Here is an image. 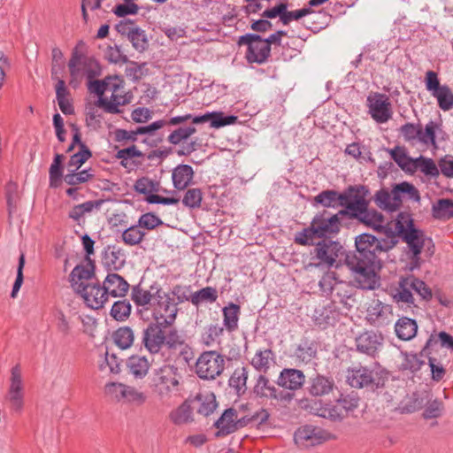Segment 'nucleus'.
I'll return each mask as SVG.
<instances>
[{"label":"nucleus","mask_w":453,"mask_h":453,"mask_svg":"<svg viewBox=\"0 0 453 453\" xmlns=\"http://www.w3.org/2000/svg\"><path fill=\"white\" fill-rule=\"evenodd\" d=\"M356 250L347 253L343 246L336 241L324 239L316 243L310 251V262L305 269L311 271L314 268L330 269L339 268L342 263L340 257H345V265L351 272V275L358 287L367 288L368 283V234L364 233L356 238Z\"/></svg>","instance_id":"1"},{"label":"nucleus","mask_w":453,"mask_h":453,"mask_svg":"<svg viewBox=\"0 0 453 453\" xmlns=\"http://www.w3.org/2000/svg\"><path fill=\"white\" fill-rule=\"evenodd\" d=\"M366 194L367 190L364 186L349 187L342 193L334 190L322 191L314 197V201L327 208L345 207L337 214L359 219L368 226Z\"/></svg>","instance_id":"2"},{"label":"nucleus","mask_w":453,"mask_h":453,"mask_svg":"<svg viewBox=\"0 0 453 453\" xmlns=\"http://www.w3.org/2000/svg\"><path fill=\"white\" fill-rule=\"evenodd\" d=\"M395 231L390 232L392 239L383 242L384 251H388L399 242V238L407 244L409 252L422 251L426 242L432 238L426 236L425 231L418 228L410 211H399L395 218Z\"/></svg>","instance_id":"3"},{"label":"nucleus","mask_w":453,"mask_h":453,"mask_svg":"<svg viewBox=\"0 0 453 453\" xmlns=\"http://www.w3.org/2000/svg\"><path fill=\"white\" fill-rule=\"evenodd\" d=\"M404 199L419 203L421 200L418 189L411 182L395 183L389 192L381 188L375 195L377 205L388 213L399 212Z\"/></svg>","instance_id":"4"},{"label":"nucleus","mask_w":453,"mask_h":453,"mask_svg":"<svg viewBox=\"0 0 453 453\" xmlns=\"http://www.w3.org/2000/svg\"><path fill=\"white\" fill-rule=\"evenodd\" d=\"M181 374L174 365L165 364L153 371L152 390L161 401L177 396L180 391Z\"/></svg>","instance_id":"5"},{"label":"nucleus","mask_w":453,"mask_h":453,"mask_svg":"<svg viewBox=\"0 0 453 453\" xmlns=\"http://www.w3.org/2000/svg\"><path fill=\"white\" fill-rule=\"evenodd\" d=\"M341 216V214L333 215L326 211L317 214L313 218L311 226L296 235V242L301 245H311L313 244V236L323 238L329 234H337L340 231Z\"/></svg>","instance_id":"6"},{"label":"nucleus","mask_w":453,"mask_h":453,"mask_svg":"<svg viewBox=\"0 0 453 453\" xmlns=\"http://www.w3.org/2000/svg\"><path fill=\"white\" fill-rule=\"evenodd\" d=\"M395 218L393 216L387 218L381 212L370 209V228L384 235V237L377 238L370 234V247L375 245L376 250L384 251L383 242L392 239L390 232L395 231Z\"/></svg>","instance_id":"7"},{"label":"nucleus","mask_w":453,"mask_h":453,"mask_svg":"<svg viewBox=\"0 0 453 453\" xmlns=\"http://www.w3.org/2000/svg\"><path fill=\"white\" fill-rule=\"evenodd\" d=\"M225 369V357L216 351H204L196 362V372L200 379L214 380Z\"/></svg>","instance_id":"8"},{"label":"nucleus","mask_w":453,"mask_h":453,"mask_svg":"<svg viewBox=\"0 0 453 453\" xmlns=\"http://www.w3.org/2000/svg\"><path fill=\"white\" fill-rule=\"evenodd\" d=\"M157 303L153 308L151 323L166 328L175 322L178 313L177 303L164 292L157 291Z\"/></svg>","instance_id":"9"},{"label":"nucleus","mask_w":453,"mask_h":453,"mask_svg":"<svg viewBox=\"0 0 453 453\" xmlns=\"http://www.w3.org/2000/svg\"><path fill=\"white\" fill-rule=\"evenodd\" d=\"M238 44L248 47L246 58L249 63L263 64L268 59L271 53V47L268 46L266 41L255 34L240 36Z\"/></svg>","instance_id":"10"},{"label":"nucleus","mask_w":453,"mask_h":453,"mask_svg":"<svg viewBox=\"0 0 453 453\" xmlns=\"http://www.w3.org/2000/svg\"><path fill=\"white\" fill-rule=\"evenodd\" d=\"M333 437L327 431L311 425L300 426L294 434L295 443L303 449L319 445Z\"/></svg>","instance_id":"11"},{"label":"nucleus","mask_w":453,"mask_h":453,"mask_svg":"<svg viewBox=\"0 0 453 453\" xmlns=\"http://www.w3.org/2000/svg\"><path fill=\"white\" fill-rule=\"evenodd\" d=\"M165 327L150 323L143 330L142 342L145 349L150 354H158L164 347L169 349L170 331L166 333Z\"/></svg>","instance_id":"12"},{"label":"nucleus","mask_w":453,"mask_h":453,"mask_svg":"<svg viewBox=\"0 0 453 453\" xmlns=\"http://www.w3.org/2000/svg\"><path fill=\"white\" fill-rule=\"evenodd\" d=\"M188 120H191L192 124H199L210 121L211 127L219 128L227 125L234 124L237 120V117L234 115L225 116L222 112H208L202 116H192L191 114H185L182 116L171 118L169 119V123L171 126H177Z\"/></svg>","instance_id":"13"},{"label":"nucleus","mask_w":453,"mask_h":453,"mask_svg":"<svg viewBox=\"0 0 453 453\" xmlns=\"http://www.w3.org/2000/svg\"><path fill=\"white\" fill-rule=\"evenodd\" d=\"M112 88H110L108 93H111L110 98L107 96H101L96 102V105L104 111L111 114L119 113V106L125 105L129 102L127 96L124 94L122 81L118 77H114L111 81Z\"/></svg>","instance_id":"14"},{"label":"nucleus","mask_w":453,"mask_h":453,"mask_svg":"<svg viewBox=\"0 0 453 453\" xmlns=\"http://www.w3.org/2000/svg\"><path fill=\"white\" fill-rule=\"evenodd\" d=\"M117 32L126 36L138 52H143L149 45L145 31L130 19L120 20L115 27Z\"/></svg>","instance_id":"15"},{"label":"nucleus","mask_w":453,"mask_h":453,"mask_svg":"<svg viewBox=\"0 0 453 453\" xmlns=\"http://www.w3.org/2000/svg\"><path fill=\"white\" fill-rule=\"evenodd\" d=\"M74 292L84 301L85 304L93 310H98L108 301V296L103 286L91 282L88 286L74 283Z\"/></svg>","instance_id":"16"},{"label":"nucleus","mask_w":453,"mask_h":453,"mask_svg":"<svg viewBox=\"0 0 453 453\" xmlns=\"http://www.w3.org/2000/svg\"><path fill=\"white\" fill-rule=\"evenodd\" d=\"M249 420L245 418H239L238 411L234 408L226 409L214 424L218 429L216 436L221 437L234 433L244 426Z\"/></svg>","instance_id":"17"},{"label":"nucleus","mask_w":453,"mask_h":453,"mask_svg":"<svg viewBox=\"0 0 453 453\" xmlns=\"http://www.w3.org/2000/svg\"><path fill=\"white\" fill-rule=\"evenodd\" d=\"M68 67L72 79H77L83 75L90 78L95 74V69L98 67V65L94 58L74 52L69 60Z\"/></svg>","instance_id":"18"},{"label":"nucleus","mask_w":453,"mask_h":453,"mask_svg":"<svg viewBox=\"0 0 453 453\" xmlns=\"http://www.w3.org/2000/svg\"><path fill=\"white\" fill-rule=\"evenodd\" d=\"M376 96V99H370V115L377 123H386L392 118L391 103L386 95Z\"/></svg>","instance_id":"19"},{"label":"nucleus","mask_w":453,"mask_h":453,"mask_svg":"<svg viewBox=\"0 0 453 453\" xmlns=\"http://www.w3.org/2000/svg\"><path fill=\"white\" fill-rule=\"evenodd\" d=\"M334 388H336L334 380L331 376L323 374H316L311 377L307 387L308 393L315 397L328 395Z\"/></svg>","instance_id":"20"},{"label":"nucleus","mask_w":453,"mask_h":453,"mask_svg":"<svg viewBox=\"0 0 453 453\" xmlns=\"http://www.w3.org/2000/svg\"><path fill=\"white\" fill-rule=\"evenodd\" d=\"M305 382V376L301 370L285 368L277 380V384L288 390H297L301 388Z\"/></svg>","instance_id":"21"},{"label":"nucleus","mask_w":453,"mask_h":453,"mask_svg":"<svg viewBox=\"0 0 453 453\" xmlns=\"http://www.w3.org/2000/svg\"><path fill=\"white\" fill-rule=\"evenodd\" d=\"M107 296L122 297L129 289V284L120 275L109 273L103 282Z\"/></svg>","instance_id":"22"},{"label":"nucleus","mask_w":453,"mask_h":453,"mask_svg":"<svg viewBox=\"0 0 453 453\" xmlns=\"http://www.w3.org/2000/svg\"><path fill=\"white\" fill-rule=\"evenodd\" d=\"M191 399V404L194 405L198 414L208 417L212 414L217 408L215 395L209 391L197 393Z\"/></svg>","instance_id":"23"},{"label":"nucleus","mask_w":453,"mask_h":453,"mask_svg":"<svg viewBox=\"0 0 453 453\" xmlns=\"http://www.w3.org/2000/svg\"><path fill=\"white\" fill-rule=\"evenodd\" d=\"M169 349H179V358L181 359L184 364L188 365L194 358V353L191 347L185 342L183 337L176 329L170 330Z\"/></svg>","instance_id":"24"},{"label":"nucleus","mask_w":453,"mask_h":453,"mask_svg":"<svg viewBox=\"0 0 453 453\" xmlns=\"http://www.w3.org/2000/svg\"><path fill=\"white\" fill-rule=\"evenodd\" d=\"M169 418L176 426L192 423L194 421V413L191 399H186L177 408L173 409L169 414Z\"/></svg>","instance_id":"25"},{"label":"nucleus","mask_w":453,"mask_h":453,"mask_svg":"<svg viewBox=\"0 0 453 453\" xmlns=\"http://www.w3.org/2000/svg\"><path fill=\"white\" fill-rule=\"evenodd\" d=\"M390 157L396 165L407 174L412 175V169L415 164V158L409 156L407 149L404 146H395L388 150Z\"/></svg>","instance_id":"26"},{"label":"nucleus","mask_w":453,"mask_h":453,"mask_svg":"<svg viewBox=\"0 0 453 453\" xmlns=\"http://www.w3.org/2000/svg\"><path fill=\"white\" fill-rule=\"evenodd\" d=\"M193 177L194 171L190 165H179L172 173L173 187L179 190H183L191 183Z\"/></svg>","instance_id":"27"},{"label":"nucleus","mask_w":453,"mask_h":453,"mask_svg":"<svg viewBox=\"0 0 453 453\" xmlns=\"http://www.w3.org/2000/svg\"><path fill=\"white\" fill-rule=\"evenodd\" d=\"M395 331L400 340L410 341L415 337L418 331V325L415 319L402 317L396 321Z\"/></svg>","instance_id":"28"},{"label":"nucleus","mask_w":453,"mask_h":453,"mask_svg":"<svg viewBox=\"0 0 453 453\" xmlns=\"http://www.w3.org/2000/svg\"><path fill=\"white\" fill-rule=\"evenodd\" d=\"M419 170L425 176L429 178H438L440 175V168L438 164L430 157L423 155L415 158L414 167L412 169V175Z\"/></svg>","instance_id":"29"},{"label":"nucleus","mask_w":453,"mask_h":453,"mask_svg":"<svg viewBox=\"0 0 453 453\" xmlns=\"http://www.w3.org/2000/svg\"><path fill=\"white\" fill-rule=\"evenodd\" d=\"M276 388L264 376L259 375L253 388V393L256 397L263 400H273L275 397Z\"/></svg>","instance_id":"30"},{"label":"nucleus","mask_w":453,"mask_h":453,"mask_svg":"<svg viewBox=\"0 0 453 453\" xmlns=\"http://www.w3.org/2000/svg\"><path fill=\"white\" fill-rule=\"evenodd\" d=\"M432 216L439 220L453 219V200L449 198L439 199L432 206Z\"/></svg>","instance_id":"31"},{"label":"nucleus","mask_w":453,"mask_h":453,"mask_svg":"<svg viewBox=\"0 0 453 453\" xmlns=\"http://www.w3.org/2000/svg\"><path fill=\"white\" fill-rule=\"evenodd\" d=\"M273 358L271 349H258L251 359V365L257 371L265 372L273 362Z\"/></svg>","instance_id":"32"},{"label":"nucleus","mask_w":453,"mask_h":453,"mask_svg":"<svg viewBox=\"0 0 453 453\" xmlns=\"http://www.w3.org/2000/svg\"><path fill=\"white\" fill-rule=\"evenodd\" d=\"M249 371L247 367H237L229 379V386L235 389L236 393L241 395L247 389V380Z\"/></svg>","instance_id":"33"},{"label":"nucleus","mask_w":453,"mask_h":453,"mask_svg":"<svg viewBox=\"0 0 453 453\" xmlns=\"http://www.w3.org/2000/svg\"><path fill=\"white\" fill-rule=\"evenodd\" d=\"M127 367L135 378L144 377L150 369V363L145 357L132 356L127 360Z\"/></svg>","instance_id":"34"},{"label":"nucleus","mask_w":453,"mask_h":453,"mask_svg":"<svg viewBox=\"0 0 453 453\" xmlns=\"http://www.w3.org/2000/svg\"><path fill=\"white\" fill-rule=\"evenodd\" d=\"M346 378L349 386L361 388L368 385V370L365 367H352L348 370Z\"/></svg>","instance_id":"35"},{"label":"nucleus","mask_w":453,"mask_h":453,"mask_svg":"<svg viewBox=\"0 0 453 453\" xmlns=\"http://www.w3.org/2000/svg\"><path fill=\"white\" fill-rule=\"evenodd\" d=\"M224 326L228 332H234L238 327L240 306L233 303L223 308Z\"/></svg>","instance_id":"36"},{"label":"nucleus","mask_w":453,"mask_h":453,"mask_svg":"<svg viewBox=\"0 0 453 453\" xmlns=\"http://www.w3.org/2000/svg\"><path fill=\"white\" fill-rule=\"evenodd\" d=\"M113 340L121 349H129L134 341V331L129 326L119 327L114 332Z\"/></svg>","instance_id":"37"},{"label":"nucleus","mask_w":453,"mask_h":453,"mask_svg":"<svg viewBox=\"0 0 453 453\" xmlns=\"http://www.w3.org/2000/svg\"><path fill=\"white\" fill-rule=\"evenodd\" d=\"M145 234L146 233L136 224L125 229L122 232L121 239L125 244L128 246H135L143 241Z\"/></svg>","instance_id":"38"},{"label":"nucleus","mask_w":453,"mask_h":453,"mask_svg":"<svg viewBox=\"0 0 453 453\" xmlns=\"http://www.w3.org/2000/svg\"><path fill=\"white\" fill-rule=\"evenodd\" d=\"M104 263L107 266L118 270L125 264V254L120 248H109L104 255Z\"/></svg>","instance_id":"39"},{"label":"nucleus","mask_w":453,"mask_h":453,"mask_svg":"<svg viewBox=\"0 0 453 453\" xmlns=\"http://www.w3.org/2000/svg\"><path fill=\"white\" fill-rule=\"evenodd\" d=\"M218 298V292L212 287H206L192 294L191 303L199 306L202 303H214Z\"/></svg>","instance_id":"40"},{"label":"nucleus","mask_w":453,"mask_h":453,"mask_svg":"<svg viewBox=\"0 0 453 453\" xmlns=\"http://www.w3.org/2000/svg\"><path fill=\"white\" fill-rule=\"evenodd\" d=\"M388 378V372L381 368L378 363H375L374 367L370 369V389L374 390L384 387Z\"/></svg>","instance_id":"41"},{"label":"nucleus","mask_w":453,"mask_h":453,"mask_svg":"<svg viewBox=\"0 0 453 453\" xmlns=\"http://www.w3.org/2000/svg\"><path fill=\"white\" fill-rule=\"evenodd\" d=\"M7 391L25 394V383L19 365H16L11 370Z\"/></svg>","instance_id":"42"},{"label":"nucleus","mask_w":453,"mask_h":453,"mask_svg":"<svg viewBox=\"0 0 453 453\" xmlns=\"http://www.w3.org/2000/svg\"><path fill=\"white\" fill-rule=\"evenodd\" d=\"M93 273L82 265H77L73 268L70 274L71 285L74 290V283H81V286H88L91 282L88 280L91 279Z\"/></svg>","instance_id":"43"},{"label":"nucleus","mask_w":453,"mask_h":453,"mask_svg":"<svg viewBox=\"0 0 453 453\" xmlns=\"http://www.w3.org/2000/svg\"><path fill=\"white\" fill-rule=\"evenodd\" d=\"M433 96L437 99L438 106L442 111H447L453 108V92L448 85H442Z\"/></svg>","instance_id":"44"},{"label":"nucleus","mask_w":453,"mask_h":453,"mask_svg":"<svg viewBox=\"0 0 453 453\" xmlns=\"http://www.w3.org/2000/svg\"><path fill=\"white\" fill-rule=\"evenodd\" d=\"M438 127L439 125L433 120H430L426 125L424 130L420 125L419 142L426 145H432L436 147V129Z\"/></svg>","instance_id":"45"},{"label":"nucleus","mask_w":453,"mask_h":453,"mask_svg":"<svg viewBox=\"0 0 453 453\" xmlns=\"http://www.w3.org/2000/svg\"><path fill=\"white\" fill-rule=\"evenodd\" d=\"M127 385L119 382H110L104 387V393L107 397L115 402H124Z\"/></svg>","instance_id":"46"},{"label":"nucleus","mask_w":453,"mask_h":453,"mask_svg":"<svg viewBox=\"0 0 453 453\" xmlns=\"http://www.w3.org/2000/svg\"><path fill=\"white\" fill-rule=\"evenodd\" d=\"M5 196L9 215L11 216L15 211L19 198V186L16 182L12 180L8 181L5 186Z\"/></svg>","instance_id":"47"},{"label":"nucleus","mask_w":453,"mask_h":453,"mask_svg":"<svg viewBox=\"0 0 453 453\" xmlns=\"http://www.w3.org/2000/svg\"><path fill=\"white\" fill-rule=\"evenodd\" d=\"M196 132V129L194 126L180 127L173 131L167 140L171 144L177 145L188 140Z\"/></svg>","instance_id":"48"},{"label":"nucleus","mask_w":453,"mask_h":453,"mask_svg":"<svg viewBox=\"0 0 453 453\" xmlns=\"http://www.w3.org/2000/svg\"><path fill=\"white\" fill-rule=\"evenodd\" d=\"M203 193L200 188H189L184 194L182 203L189 209H196L201 206Z\"/></svg>","instance_id":"49"},{"label":"nucleus","mask_w":453,"mask_h":453,"mask_svg":"<svg viewBox=\"0 0 453 453\" xmlns=\"http://www.w3.org/2000/svg\"><path fill=\"white\" fill-rule=\"evenodd\" d=\"M399 133L405 142H413L416 140L419 142L420 124L407 122L401 126Z\"/></svg>","instance_id":"50"},{"label":"nucleus","mask_w":453,"mask_h":453,"mask_svg":"<svg viewBox=\"0 0 453 453\" xmlns=\"http://www.w3.org/2000/svg\"><path fill=\"white\" fill-rule=\"evenodd\" d=\"M223 331L219 325H210L202 334V342L208 347L212 346L222 335Z\"/></svg>","instance_id":"51"},{"label":"nucleus","mask_w":453,"mask_h":453,"mask_svg":"<svg viewBox=\"0 0 453 453\" xmlns=\"http://www.w3.org/2000/svg\"><path fill=\"white\" fill-rule=\"evenodd\" d=\"M317 415L333 421L342 420L344 418V413L339 404H327L325 407L320 408L318 411Z\"/></svg>","instance_id":"52"},{"label":"nucleus","mask_w":453,"mask_h":453,"mask_svg":"<svg viewBox=\"0 0 453 453\" xmlns=\"http://www.w3.org/2000/svg\"><path fill=\"white\" fill-rule=\"evenodd\" d=\"M157 188L158 183L147 177L140 178L134 183L135 191L142 195H153V192L157 191Z\"/></svg>","instance_id":"53"},{"label":"nucleus","mask_w":453,"mask_h":453,"mask_svg":"<svg viewBox=\"0 0 453 453\" xmlns=\"http://www.w3.org/2000/svg\"><path fill=\"white\" fill-rule=\"evenodd\" d=\"M409 284V279L402 277L399 281V291L395 295L394 298L397 302H402L408 304L414 303V298L411 290L407 288Z\"/></svg>","instance_id":"54"},{"label":"nucleus","mask_w":453,"mask_h":453,"mask_svg":"<svg viewBox=\"0 0 453 453\" xmlns=\"http://www.w3.org/2000/svg\"><path fill=\"white\" fill-rule=\"evenodd\" d=\"M358 396L353 392L346 395L342 394L340 397L336 400V403L342 410V412H349L354 411L358 407Z\"/></svg>","instance_id":"55"},{"label":"nucleus","mask_w":453,"mask_h":453,"mask_svg":"<svg viewBox=\"0 0 453 453\" xmlns=\"http://www.w3.org/2000/svg\"><path fill=\"white\" fill-rule=\"evenodd\" d=\"M131 311V305L127 301H117L113 303L111 310V315L116 319V320H124L130 315Z\"/></svg>","instance_id":"56"},{"label":"nucleus","mask_w":453,"mask_h":453,"mask_svg":"<svg viewBox=\"0 0 453 453\" xmlns=\"http://www.w3.org/2000/svg\"><path fill=\"white\" fill-rule=\"evenodd\" d=\"M338 283L336 273L334 272H327L319 280V286L320 291L327 296L333 292L334 286Z\"/></svg>","instance_id":"57"},{"label":"nucleus","mask_w":453,"mask_h":453,"mask_svg":"<svg viewBox=\"0 0 453 453\" xmlns=\"http://www.w3.org/2000/svg\"><path fill=\"white\" fill-rule=\"evenodd\" d=\"M104 56L109 62L113 64H126L128 62L127 57L117 45L108 46L105 50Z\"/></svg>","instance_id":"58"},{"label":"nucleus","mask_w":453,"mask_h":453,"mask_svg":"<svg viewBox=\"0 0 453 453\" xmlns=\"http://www.w3.org/2000/svg\"><path fill=\"white\" fill-rule=\"evenodd\" d=\"M137 225L141 229L153 230L157 226L163 225V221L157 216L153 213L148 212L142 214L137 222Z\"/></svg>","instance_id":"59"},{"label":"nucleus","mask_w":453,"mask_h":453,"mask_svg":"<svg viewBox=\"0 0 453 453\" xmlns=\"http://www.w3.org/2000/svg\"><path fill=\"white\" fill-rule=\"evenodd\" d=\"M419 353L407 354L403 363V368L404 370H410L413 373L417 372L425 365V361Z\"/></svg>","instance_id":"60"},{"label":"nucleus","mask_w":453,"mask_h":453,"mask_svg":"<svg viewBox=\"0 0 453 453\" xmlns=\"http://www.w3.org/2000/svg\"><path fill=\"white\" fill-rule=\"evenodd\" d=\"M91 152L85 144H81V150L73 154L69 160V166L80 168L89 157Z\"/></svg>","instance_id":"61"},{"label":"nucleus","mask_w":453,"mask_h":453,"mask_svg":"<svg viewBox=\"0 0 453 453\" xmlns=\"http://www.w3.org/2000/svg\"><path fill=\"white\" fill-rule=\"evenodd\" d=\"M410 287L417 292L423 300L429 301L433 297L431 288L427 287L422 280L412 277Z\"/></svg>","instance_id":"62"},{"label":"nucleus","mask_w":453,"mask_h":453,"mask_svg":"<svg viewBox=\"0 0 453 453\" xmlns=\"http://www.w3.org/2000/svg\"><path fill=\"white\" fill-rule=\"evenodd\" d=\"M99 369L102 372H109L110 373H119L120 372L119 361L114 354H105V357L99 365Z\"/></svg>","instance_id":"63"},{"label":"nucleus","mask_w":453,"mask_h":453,"mask_svg":"<svg viewBox=\"0 0 453 453\" xmlns=\"http://www.w3.org/2000/svg\"><path fill=\"white\" fill-rule=\"evenodd\" d=\"M440 173L446 178L453 179V155L447 154L438 160Z\"/></svg>","instance_id":"64"}]
</instances>
